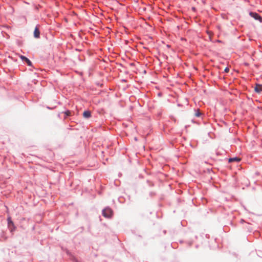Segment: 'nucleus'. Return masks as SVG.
Returning <instances> with one entry per match:
<instances>
[{"label":"nucleus","instance_id":"nucleus-10","mask_svg":"<svg viewBox=\"0 0 262 262\" xmlns=\"http://www.w3.org/2000/svg\"><path fill=\"white\" fill-rule=\"evenodd\" d=\"M224 71H225V72L227 73V72H229V68H227H227H226L225 69Z\"/></svg>","mask_w":262,"mask_h":262},{"label":"nucleus","instance_id":"nucleus-11","mask_svg":"<svg viewBox=\"0 0 262 262\" xmlns=\"http://www.w3.org/2000/svg\"><path fill=\"white\" fill-rule=\"evenodd\" d=\"M69 113V111H67V112L66 113L67 115H68Z\"/></svg>","mask_w":262,"mask_h":262},{"label":"nucleus","instance_id":"nucleus-1","mask_svg":"<svg viewBox=\"0 0 262 262\" xmlns=\"http://www.w3.org/2000/svg\"><path fill=\"white\" fill-rule=\"evenodd\" d=\"M102 215L107 219H110L113 215V210L108 207L105 208L102 211Z\"/></svg>","mask_w":262,"mask_h":262},{"label":"nucleus","instance_id":"nucleus-7","mask_svg":"<svg viewBox=\"0 0 262 262\" xmlns=\"http://www.w3.org/2000/svg\"><path fill=\"white\" fill-rule=\"evenodd\" d=\"M83 116L85 118H89L91 116V112L89 111H85L83 113Z\"/></svg>","mask_w":262,"mask_h":262},{"label":"nucleus","instance_id":"nucleus-3","mask_svg":"<svg viewBox=\"0 0 262 262\" xmlns=\"http://www.w3.org/2000/svg\"><path fill=\"white\" fill-rule=\"evenodd\" d=\"M249 15L255 20H257L260 23L262 22V17L257 13L250 12Z\"/></svg>","mask_w":262,"mask_h":262},{"label":"nucleus","instance_id":"nucleus-2","mask_svg":"<svg viewBox=\"0 0 262 262\" xmlns=\"http://www.w3.org/2000/svg\"><path fill=\"white\" fill-rule=\"evenodd\" d=\"M8 226L11 232H12L15 229V226L10 217H8L7 219Z\"/></svg>","mask_w":262,"mask_h":262},{"label":"nucleus","instance_id":"nucleus-9","mask_svg":"<svg viewBox=\"0 0 262 262\" xmlns=\"http://www.w3.org/2000/svg\"><path fill=\"white\" fill-rule=\"evenodd\" d=\"M202 115L201 113L200 112L199 109L195 110V114L194 115L196 117H200Z\"/></svg>","mask_w":262,"mask_h":262},{"label":"nucleus","instance_id":"nucleus-6","mask_svg":"<svg viewBox=\"0 0 262 262\" xmlns=\"http://www.w3.org/2000/svg\"><path fill=\"white\" fill-rule=\"evenodd\" d=\"M254 90L256 93H260L262 91V85L260 84H256L254 88Z\"/></svg>","mask_w":262,"mask_h":262},{"label":"nucleus","instance_id":"nucleus-8","mask_svg":"<svg viewBox=\"0 0 262 262\" xmlns=\"http://www.w3.org/2000/svg\"><path fill=\"white\" fill-rule=\"evenodd\" d=\"M239 161H240V159H239L237 157L231 158H229L228 160V162L229 163L232 162L233 161L239 162Z\"/></svg>","mask_w":262,"mask_h":262},{"label":"nucleus","instance_id":"nucleus-4","mask_svg":"<svg viewBox=\"0 0 262 262\" xmlns=\"http://www.w3.org/2000/svg\"><path fill=\"white\" fill-rule=\"evenodd\" d=\"M20 58L22 59V60L24 62H25L28 64V66H32V62L28 58L23 55H21L20 56Z\"/></svg>","mask_w":262,"mask_h":262},{"label":"nucleus","instance_id":"nucleus-5","mask_svg":"<svg viewBox=\"0 0 262 262\" xmlns=\"http://www.w3.org/2000/svg\"><path fill=\"white\" fill-rule=\"evenodd\" d=\"M34 37L36 38L40 37V31L37 27H36L34 31Z\"/></svg>","mask_w":262,"mask_h":262}]
</instances>
